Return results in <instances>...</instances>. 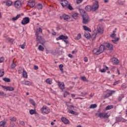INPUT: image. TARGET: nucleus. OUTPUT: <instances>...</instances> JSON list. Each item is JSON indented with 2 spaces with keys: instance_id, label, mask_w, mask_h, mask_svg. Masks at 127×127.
<instances>
[{
  "instance_id": "16",
  "label": "nucleus",
  "mask_w": 127,
  "mask_h": 127,
  "mask_svg": "<svg viewBox=\"0 0 127 127\" xmlns=\"http://www.w3.org/2000/svg\"><path fill=\"white\" fill-rule=\"evenodd\" d=\"M12 3H13V2L10 0H6V5L7 6H11V5H12Z\"/></svg>"
},
{
  "instance_id": "63",
  "label": "nucleus",
  "mask_w": 127,
  "mask_h": 127,
  "mask_svg": "<svg viewBox=\"0 0 127 127\" xmlns=\"http://www.w3.org/2000/svg\"><path fill=\"white\" fill-rule=\"evenodd\" d=\"M84 61L85 62H88V58L87 57L84 58Z\"/></svg>"
},
{
  "instance_id": "22",
  "label": "nucleus",
  "mask_w": 127,
  "mask_h": 127,
  "mask_svg": "<svg viewBox=\"0 0 127 127\" xmlns=\"http://www.w3.org/2000/svg\"><path fill=\"white\" fill-rule=\"evenodd\" d=\"M99 49V51H100V52L101 53H103V52H104V50H105V46H104V45H100Z\"/></svg>"
},
{
  "instance_id": "57",
  "label": "nucleus",
  "mask_w": 127,
  "mask_h": 127,
  "mask_svg": "<svg viewBox=\"0 0 127 127\" xmlns=\"http://www.w3.org/2000/svg\"><path fill=\"white\" fill-rule=\"evenodd\" d=\"M86 95H87V93H86V92H81V96H84Z\"/></svg>"
},
{
  "instance_id": "35",
  "label": "nucleus",
  "mask_w": 127,
  "mask_h": 127,
  "mask_svg": "<svg viewBox=\"0 0 127 127\" xmlns=\"http://www.w3.org/2000/svg\"><path fill=\"white\" fill-rule=\"evenodd\" d=\"M97 32L98 33L102 34L103 33V29L101 28V27H99L97 28Z\"/></svg>"
},
{
  "instance_id": "47",
  "label": "nucleus",
  "mask_w": 127,
  "mask_h": 127,
  "mask_svg": "<svg viewBox=\"0 0 127 127\" xmlns=\"http://www.w3.org/2000/svg\"><path fill=\"white\" fill-rule=\"evenodd\" d=\"M96 107V104H91L90 106V109H95Z\"/></svg>"
},
{
  "instance_id": "53",
  "label": "nucleus",
  "mask_w": 127,
  "mask_h": 127,
  "mask_svg": "<svg viewBox=\"0 0 127 127\" xmlns=\"http://www.w3.org/2000/svg\"><path fill=\"white\" fill-rule=\"evenodd\" d=\"M66 95H69V92H67V91H65L64 93V97H66Z\"/></svg>"
},
{
  "instance_id": "25",
  "label": "nucleus",
  "mask_w": 127,
  "mask_h": 127,
  "mask_svg": "<svg viewBox=\"0 0 127 127\" xmlns=\"http://www.w3.org/2000/svg\"><path fill=\"white\" fill-rule=\"evenodd\" d=\"M85 9L87 10V11H91L92 10V8L91 5H87L85 7Z\"/></svg>"
},
{
  "instance_id": "41",
  "label": "nucleus",
  "mask_w": 127,
  "mask_h": 127,
  "mask_svg": "<svg viewBox=\"0 0 127 127\" xmlns=\"http://www.w3.org/2000/svg\"><path fill=\"white\" fill-rule=\"evenodd\" d=\"M10 121H11V122H16V118L15 117H10L9 119Z\"/></svg>"
},
{
  "instance_id": "4",
  "label": "nucleus",
  "mask_w": 127,
  "mask_h": 127,
  "mask_svg": "<svg viewBox=\"0 0 127 127\" xmlns=\"http://www.w3.org/2000/svg\"><path fill=\"white\" fill-rule=\"evenodd\" d=\"M41 111L43 114H49V113H50V109L46 106H44L41 109Z\"/></svg>"
},
{
  "instance_id": "7",
  "label": "nucleus",
  "mask_w": 127,
  "mask_h": 127,
  "mask_svg": "<svg viewBox=\"0 0 127 127\" xmlns=\"http://www.w3.org/2000/svg\"><path fill=\"white\" fill-rule=\"evenodd\" d=\"M14 5L16 8H20V7H21V1L19 0H16L14 2Z\"/></svg>"
},
{
  "instance_id": "28",
  "label": "nucleus",
  "mask_w": 127,
  "mask_h": 127,
  "mask_svg": "<svg viewBox=\"0 0 127 127\" xmlns=\"http://www.w3.org/2000/svg\"><path fill=\"white\" fill-rule=\"evenodd\" d=\"M63 18L64 19V20H66V21H68V19H70V16L68 15H63Z\"/></svg>"
},
{
  "instance_id": "11",
  "label": "nucleus",
  "mask_w": 127,
  "mask_h": 127,
  "mask_svg": "<svg viewBox=\"0 0 127 127\" xmlns=\"http://www.w3.org/2000/svg\"><path fill=\"white\" fill-rule=\"evenodd\" d=\"M60 38L61 40H64V42H65V43L67 44V41H66V40L68 39V36L62 35L60 36Z\"/></svg>"
},
{
  "instance_id": "54",
  "label": "nucleus",
  "mask_w": 127,
  "mask_h": 127,
  "mask_svg": "<svg viewBox=\"0 0 127 127\" xmlns=\"http://www.w3.org/2000/svg\"><path fill=\"white\" fill-rule=\"evenodd\" d=\"M120 83V81H115L113 85L114 86H116V85H118V84H119Z\"/></svg>"
},
{
  "instance_id": "6",
  "label": "nucleus",
  "mask_w": 127,
  "mask_h": 127,
  "mask_svg": "<svg viewBox=\"0 0 127 127\" xmlns=\"http://www.w3.org/2000/svg\"><path fill=\"white\" fill-rule=\"evenodd\" d=\"M21 84L22 85H25L26 86H31L32 83L31 82L28 81V80H23L21 81Z\"/></svg>"
},
{
  "instance_id": "3",
  "label": "nucleus",
  "mask_w": 127,
  "mask_h": 127,
  "mask_svg": "<svg viewBox=\"0 0 127 127\" xmlns=\"http://www.w3.org/2000/svg\"><path fill=\"white\" fill-rule=\"evenodd\" d=\"M30 22V19L28 17H26L23 18L21 22L22 25H26V24H28Z\"/></svg>"
},
{
  "instance_id": "32",
  "label": "nucleus",
  "mask_w": 127,
  "mask_h": 127,
  "mask_svg": "<svg viewBox=\"0 0 127 127\" xmlns=\"http://www.w3.org/2000/svg\"><path fill=\"white\" fill-rule=\"evenodd\" d=\"M63 67H64V65H63V64H60L59 65V68L62 73H64Z\"/></svg>"
},
{
  "instance_id": "34",
  "label": "nucleus",
  "mask_w": 127,
  "mask_h": 127,
  "mask_svg": "<svg viewBox=\"0 0 127 127\" xmlns=\"http://www.w3.org/2000/svg\"><path fill=\"white\" fill-rule=\"evenodd\" d=\"M68 9H69V10H73V9H74V8H73V7L72 6V5H71V4H69L67 5V6H66Z\"/></svg>"
},
{
  "instance_id": "15",
  "label": "nucleus",
  "mask_w": 127,
  "mask_h": 127,
  "mask_svg": "<svg viewBox=\"0 0 127 127\" xmlns=\"http://www.w3.org/2000/svg\"><path fill=\"white\" fill-rule=\"evenodd\" d=\"M93 52L94 54H95L96 55H99L102 53L99 49L96 48L93 50Z\"/></svg>"
},
{
  "instance_id": "19",
  "label": "nucleus",
  "mask_w": 127,
  "mask_h": 127,
  "mask_svg": "<svg viewBox=\"0 0 127 127\" xmlns=\"http://www.w3.org/2000/svg\"><path fill=\"white\" fill-rule=\"evenodd\" d=\"M78 15H79V14L76 12H73L71 13L72 17L74 18V19H77V18H78Z\"/></svg>"
},
{
  "instance_id": "58",
  "label": "nucleus",
  "mask_w": 127,
  "mask_h": 127,
  "mask_svg": "<svg viewBox=\"0 0 127 127\" xmlns=\"http://www.w3.org/2000/svg\"><path fill=\"white\" fill-rule=\"evenodd\" d=\"M109 97H110V95H109V93L106 94L105 96H104V98L106 99L107 98H109Z\"/></svg>"
},
{
  "instance_id": "31",
  "label": "nucleus",
  "mask_w": 127,
  "mask_h": 127,
  "mask_svg": "<svg viewBox=\"0 0 127 127\" xmlns=\"http://www.w3.org/2000/svg\"><path fill=\"white\" fill-rule=\"evenodd\" d=\"M113 108H114V106H113V105H108L106 107V110L107 111H108L109 110H112V109H113Z\"/></svg>"
},
{
  "instance_id": "9",
  "label": "nucleus",
  "mask_w": 127,
  "mask_h": 127,
  "mask_svg": "<svg viewBox=\"0 0 127 127\" xmlns=\"http://www.w3.org/2000/svg\"><path fill=\"white\" fill-rule=\"evenodd\" d=\"M62 121L64 125H69L70 124V121H69V120L67 119L65 117H62Z\"/></svg>"
},
{
  "instance_id": "37",
  "label": "nucleus",
  "mask_w": 127,
  "mask_h": 127,
  "mask_svg": "<svg viewBox=\"0 0 127 127\" xmlns=\"http://www.w3.org/2000/svg\"><path fill=\"white\" fill-rule=\"evenodd\" d=\"M124 97L125 96H124V95H121L119 97L118 99V101L121 102L122 100H123V98H124Z\"/></svg>"
},
{
  "instance_id": "13",
  "label": "nucleus",
  "mask_w": 127,
  "mask_h": 127,
  "mask_svg": "<svg viewBox=\"0 0 127 127\" xmlns=\"http://www.w3.org/2000/svg\"><path fill=\"white\" fill-rule=\"evenodd\" d=\"M58 84L61 90H64V89H65V84H64V82L59 81Z\"/></svg>"
},
{
  "instance_id": "60",
  "label": "nucleus",
  "mask_w": 127,
  "mask_h": 127,
  "mask_svg": "<svg viewBox=\"0 0 127 127\" xmlns=\"http://www.w3.org/2000/svg\"><path fill=\"white\" fill-rule=\"evenodd\" d=\"M100 72H101V73H105V72H106V70L103 68V69L100 70Z\"/></svg>"
},
{
  "instance_id": "42",
  "label": "nucleus",
  "mask_w": 127,
  "mask_h": 127,
  "mask_svg": "<svg viewBox=\"0 0 127 127\" xmlns=\"http://www.w3.org/2000/svg\"><path fill=\"white\" fill-rule=\"evenodd\" d=\"M30 103L32 104L34 107L35 106V102L33 99H30Z\"/></svg>"
},
{
  "instance_id": "24",
  "label": "nucleus",
  "mask_w": 127,
  "mask_h": 127,
  "mask_svg": "<svg viewBox=\"0 0 127 127\" xmlns=\"http://www.w3.org/2000/svg\"><path fill=\"white\" fill-rule=\"evenodd\" d=\"M83 29L85 30V31H89V32H92V30L89 27H87V26H83Z\"/></svg>"
},
{
  "instance_id": "40",
  "label": "nucleus",
  "mask_w": 127,
  "mask_h": 127,
  "mask_svg": "<svg viewBox=\"0 0 127 127\" xmlns=\"http://www.w3.org/2000/svg\"><path fill=\"white\" fill-rule=\"evenodd\" d=\"M115 39V40H112V42L115 43V44H117V42L119 41V40H120V38H117Z\"/></svg>"
},
{
  "instance_id": "17",
  "label": "nucleus",
  "mask_w": 127,
  "mask_h": 127,
  "mask_svg": "<svg viewBox=\"0 0 127 127\" xmlns=\"http://www.w3.org/2000/svg\"><path fill=\"white\" fill-rule=\"evenodd\" d=\"M116 30L113 31V33L110 35L111 37L113 39H117V35L116 34Z\"/></svg>"
},
{
  "instance_id": "18",
  "label": "nucleus",
  "mask_w": 127,
  "mask_h": 127,
  "mask_svg": "<svg viewBox=\"0 0 127 127\" xmlns=\"http://www.w3.org/2000/svg\"><path fill=\"white\" fill-rule=\"evenodd\" d=\"M22 76L23 78H25L26 79H27V78L28 77V76L27 75V72H26V71H25L24 68H23Z\"/></svg>"
},
{
  "instance_id": "61",
  "label": "nucleus",
  "mask_w": 127,
  "mask_h": 127,
  "mask_svg": "<svg viewBox=\"0 0 127 127\" xmlns=\"http://www.w3.org/2000/svg\"><path fill=\"white\" fill-rule=\"evenodd\" d=\"M4 92L0 91V96H4Z\"/></svg>"
},
{
  "instance_id": "64",
  "label": "nucleus",
  "mask_w": 127,
  "mask_h": 127,
  "mask_svg": "<svg viewBox=\"0 0 127 127\" xmlns=\"http://www.w3.org/2000/svg\"><path fill=\"white\" fill-rule=\"evenodd\" d=\"M77 4H79L80 3V0H76Z\"/></svg>"
},
{
  "instance_id": "56",
  "label": "nucleus",
  "mask_w": 127,
  "mask_h": 127,
  "mask_svg": "<svg viewBox=\"0 0 127 127\" xmlns=\"http://www.w3.org/2000/svg\"><path fill=\"white\" fill-rule=\"evenodd\" d=\"M38 31L40 33H42V29L41 28H39Z\"/></svg>"
},
{
  "instance_id": "8",
  "label": "nucleus",
  "mask_w": 127,
  "mask_h": 127,
  "mask_svg": "<svg viewBox=\"0 0 127 127\" xmlns=\"http://www.w3.org/2000/svg\"><path fill=\"white\" fill-rule=\"evenodd\" d=\"M1 87L4 90H6V91H14V88H13L12 87L5 86H3V85H2Z\"/></svg>"
},
{
  "instance_id": "12",
  "label": "nucleus",
  "mask_w": 127,
  "mask_h": 127,
  "mask_svg": "<svg viewBox=\"0 0 127 127\" xmlns=\"http://www.w3.org/2000/svg\"><path fill=\"white\" fill-rule=\"evenodd\" d=\"M28 5L30 6V7H34L35 6V2L33 0H29L28 1Z\"/></svg>"
},
{
  "instance_id": "49",
  "label": "nucleus",
  "mask_w": 127,
  "mask_h": 127,
  "mask_svg": "<svg viewBox=\"0 0 127 127\" xmlns=\"http://www.w3.org/2000/svg\"><path fill=\"white\" fill-rule=\"evenodd\" d=\"M11 67L12 69H13V68H15V67H16V64H15V63H14V62L13 61V63L11 64Z\"/></svg>"
},
{
  "instance_id": "38",
  "label": "nucleus",
  "mask_w": 127,
  "mask_h": 127,
  "mask_svg": "<svg viewBox=\"0 0 127 127\" xmlns=\"http://www.w3.org/2000/svg\"><path fill=\"white\" fill-rule=\"evenodd\" d=\"M81 80L82 81H84V82H89V80H88V79H87V78H86V77L85 76H82Z\"/></svg>"
},
{
  "instance_id": "14",
  "label": "nucleus",
  "mask_w": 127,
  "mask_h": 127,
  "mask_svg": "<svg viewBox=\"0 0 127 127\" xmlns=\"http://www.w3.org/2000/svg\"><path fill=\"white\" fill-rule=\"evenodd\" d=\"M111 61L114 63V64H118L120 63V61H119V60L116 58H112Z\"/></svg>"
},
{
  "instance_id": "20",
  "label": "nucleus",
  "mask_w": 127,
  "mask_h": 127,
  "mask_svg": "<svg viewBox=\"0 0 127 127\" xmlns=\"http://www.w3.org/2000/svg\"><path fill=\"white\" fill-rule=\"evenodd\" d=\"M6 123H7V121H2L0 122V127H4L5 125H6Z\"/></svg>"
},
{
  "instance_id": "48",
  "label": "nucleus",
  "mask_w": 127,
  "mask_h": 127,
  "mask_svg": "<svg viewBox=\"0 0 127 127\" xmlns=\"http://www.w3.org/2000/svg\"><path fill=\"white\" fill-rule=\"evenodd\" d=\"M4 62V57H1L0 58V63H3Z\"/></svg>"
},
{
  "instance_id": "10",
  "label": "nucleus",
  "mask_w": 127,
  "mask_h": 127,
  "mask_svg": "<svg viewBox=\"0 0 127 127\" xmlns=\"http://www.w3.org/2000/svg\"><path fill=\"white\" fill-rule=\"evenodd\" d=\"M61 4L62 5L63 7H65L68 5V1L66 0H61Z\"/></svg>"
},
{
  "instance_id": "2",
  "label": "nucleus",
  "mask_w": 127,
  "mask_h": 127,
  "mask_svg": "<svg viewBox=\"0 0 127 127\" xmlns=\"http://www.w3.org/2000/svg\"><path fill=\"white\" fill-rule=\"evenodd\" d=\"M110 114L109 113H99L98 114V117L100 119H108L110 117Z\"/></svg>"
},
{
  "instance_id": "59",
  "label": "nucleus",
  "mask_w": 127,
  "mask_h": 127,
  "mask_svg": "<svg viewBox=\"0 0 127 127\" xmlns=\"http://www.w3.org/2000/svg\"><path fill=\"white\" fill-rule=\"evenodd\" d=\"M34 69L35 70H38V66H37V65H35V66H34Z\"/></svg>"
},
{
  "instance_id": "30",
  "label": "nucleus",
  "mask_w": 127,
  "mask_h": 127,
  "mask_svg": "<svg viewBox=\"0 0 127 127\" xmlns=\"http://www.w3.org/2000/svg\"><path fill=\"white\" fill-rule=\"evenodd\" d=\"M4 75V69L0 70V77H2Z\"/></svg>"
},
{
  "instance_id": "39",
  "label": "nucleus",
  "mask_w": 127,
  "mask_h": 127,
  "mask_svg": "<svg viewBox=\"0 0 127 127\" xmlns=\"http://www.w3.org/2000/svg\"><path fill=\"white\" fill-rule=\"evenodd\" d=\"M97 36V34H93L92 35V36H90V38H91V39H92V40H94V39H95V38H96V36Z\"/></svg>"
},
{
  "instance_id": "52",
  "label": "nucleus",
  "mask_w": 127,
  "mask_h": 127,
  "mask_svg": "<svg viewBox=\"0 0 127 127\" xmlns=\"http://www.w3.org/2000/svg\"><path fill=\"white\" fill-rule=\"evenodd\" d=\"M68 113L69 114H71L72 115H75V111H72V110H69L68 111Z\"/></svg>"
},
{
  "instance_id": "33",
  "label": "nucleus",
  "mask_w": 127,
  "mask_h": 127,
  "mask_svg": "<svg viewBox=\"0 0 127 127\" xmlns=\"http://www.w3.org/2000/svg\"><path fill=\"white\" fill-rule=\"evenodd\" d=\"M38 49L40 51H44V47L42 45H39L38 47Z\"/></svg>"
},
{
  "instance_id": "21",
  "label": "nucleus",
  "mask_w": 127,
  "mask_h": 127,
  "mask_svg": "<svg viewBox=\"0 0 127 127\" xmlns=\"http://www.w3.org/2000/svg\"><path fill=\"white\" fill-rule=\"evenodd\" d=\"M84 36H85V37L86 38H87V39H90L91 37V34H90V33H89L88 32H85Z\"/></svg>"
},
{
  "instance_id": "45",
  "label": "nucleus",
  "mask_w": 127,
  "mask_h": 127,
  "mask_svg": "<svg viewBox=\"0 0 127 127\" xmlns=\"http://www.w3.org/2000/svg\"><path fill=\"white\" fill-rule=\"evenodd\" d=\"M3 81H4L5 82H7L8 83L10 82V79L8 78H6L5 77L3 79Z\"/></svg>"
},
{
  "instance_id": "55",
  "label": "nucleus",
  "mask_w": 127,
  "mask_h": 127,
  "mask_svg": "<svg viewBox=\"0 0 127 127\" xmlns=\"http://www.w3.org/2000/svg\"><path fill=\"white\" fill-rule=\"evenodd\" d=\"M122 121V118H118L117 119V123H119L120 122Z\"/></svg>"
},
{
  "instance_id": "44",
  "label": "nucleus",
  "mask_w": 127,
  "mask_h": 127,
  "mask_svg": "<svg viewBox=\"0 0 127 127\" xmlns=\"http://www.w3.org/2000/svg\"><path fill=\"white\" fill-rule=\"evenodd\" d=\"M116 93V91L114 90H111L110 92L108 93V94L109 95V96L111 97L113 95V94H115Z\"/></svg>"
},
{
  "instance_id": "46",
  "label": "nucleus",
  "mask_w": 127,
  "mask_h": 127,
  "mask_svg": "<svg viewBox=\"0 0 127 127\" xmlns=\"http://www.w3.org/2000/svg\"><path fill=\"white\" fill-rule=\"evenodd\" d=\"M37 7L38 9H42V7H43V6H42V4L39 3L37 5Z\"/></svg>"
},
{
  "instance_id": "50",
  "label": "nucleus",
  "mask_w": 127,
  "mask_h": 127,
  "mask_svg": "<svg viewBox=\"0 0 127 127\" xmlns=\"http://www.w3.org/2000/svg\"><path fill=\"white\" fill-rule=\"evenodd\" d=\"M35 113H36L35 110H30V115H34V114H35Z\"/></svg>"
},
{
  "instance_id": "23",
  "label": "nucleus",
  "mask_w": 127,
  "mask_h": 127,
  "mask_svg": "<svg viewBox=\"0 0 127 127\" xmlns=\"http://www.w3.org/2000/svg\"><path fill=\"white\" fill-rule=\"evenodd\" d=\"M46 82L47 84H49L50 85H51L53 83L52 79L51 78H47Z\"/></svg>"
},
{
  "instance_id": "62",
  "label": "nucleus",
  "mask_w": 127,
  "mask_h": 127,
  "mask_svg": "<svg viewBox=\"0 0 127 127\" xmlns=\"http://www.w3.org/2000/svg\"><path fill=\"white\" fill-rule=\"evenodd\" d=\"M68 56L69 57V58H73V57H74L71 54H68Z\"/></svg>"
},
{
  "instance_id": "51",
  "label": "nucleus",
  "mask_w": 127,
  "mask_h": 127,
  "mask_svg": "<svg viewBox=\"0 0 127 127\" xmlns=\"http://www.w3.org/2000/svg\"><path fill=\"white\" fill-rule=\"evenodd\" d=\"M22 70L23 71V68H22V67H19V69L18 70L19 74H21V73H22Z\"/></svg>"
},
{
  "instance_id": "29",
  "label": "nucleus",
  "mask_w": 127,
  "mask_h": 127,
  "mask_svg": "<svg viewBox=\"0 0 127 127\" xmlns=\"http://www.w3.org/2000/svg\"><path fill=\"white\" fill-rule=\"evenodd\" d=\"M36 39L37 41L40 42V43H41V42L42 41V37L41 36H37Z\"/></svg>"
},
{
  "instance_id": "27",
  "label": "nucleus",
  "mask_w": 127,
  "mask_h": 127,
  "mask_svg": "<svg viewBox=\"0 0 127 127\" xmlns=\"http://www.w3.org/2000/svg\"><path fill=\"white\" fill-rule=\"evenodd\" d=\"M106 47H107L110 50H113V45L112 44L108 43L106 45Z\"/></svg>"
},
{
  "instance_id": "36",
  "label": "nucleus",
  "mask_w": 127,
  "mask_h": 127,
  "mask_svg": "<svg viewBox=\"0 0 127 127\" xmlns=\"http://www.w3.org/2000/svg\"><path fill=\"white\" fill-rule=\"evenodd\" d=\"M21 49H24L26 46V43L24 42L23 44L20 45Z\"/></svg>"
},
{
  "instance_id": "26",
  "label": "nucleus",
  "mask_w": 127,
  "mask_h": 127,
  "mask_svg": "<svg viewBox=\"0 0 127 127\" xmlns=\"http://www.w3.org/2000/svg\"><path fill=\"white\" fill-rule=\"evenodd\" d=\"M20 14H17L16 17H13L12 18V20H13V21H15V20H17V19H18V18H20Z\"/></svg>"
},
{
  "instance_id": "43",
  "label": "nucleus",
  "mask_w": 127,
  "mask_h": 127,
  "mask_svg": "<svg viewBox=\"0 0 127 127\" xmlns=\"http://www.w3.org/2000/svg\"><path fill=\"white\" fill-rule=\"evenodd\" d=\"M6 40L9 41V42H10L11 43H12L13 41H14V40L13 39H10V38H7Z\"/></svg>"
},
{
  "instance_id": "5",
  "label": "nucleus",
  "mask_w": 127,
  "mask_h": 127,
  "mask_svg": "<svg viewBox=\"0 0 127 127\" xmlns=\"http://www.w3.org/2000/svg\"><path fill=\"white\" fill-rule=\"evenodd\" d=\"M99 1H96L95 3H94L92 7V10H93L94 11H95V10H97V9H98V8H99Z\"/></svg>"
},
{
  "instance_id": "1",
  "label": "nucleus",
  "mask_w": 127,
  "mask_h": 127,
  "mask_svg": "<svg viewBox=\"0 0 127 127\" xmlns=\"http://www.w3.org/2000/svg\"><path fill=\"white\" fill-rule=\"evenodd\" d=\"M80 12L82 16V23L83 24H88L90 22V18L88 14L86 12L85 10L82 9H80Z\"/></svg>"
}]
</instances>
